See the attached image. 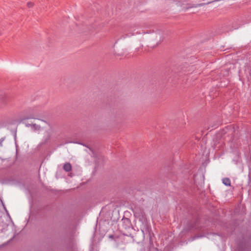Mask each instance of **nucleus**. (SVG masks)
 Wrapping results in <instances>:
<instances>
[{"label":"nucleus","mask_w":251,"mask_h":251,"mask_svg":"<svg viewBox=\"0 0 251 251\" xmlns=\"http://www.w3.org/2000/svg\"><path fill=\"white\" fill-rule=\"evenodd\" d=\"M26 112L29 114L25 117V119H37V117L39 114L38 108L37 107H30L27 109Z\"/></svg>","instance_id":"nucleus-1"},{"label":"nucleus","mask_w":251,"mask_h":251,"mask_svg":"<svg viewBox=\"0 0 251 251\" xmlns=\"http://www.w3.org/2000/svg\"><path fill=\"white\" fill-rule=\"evenodd\" d=\"M72 168V165L70 163H66L63 165V169L67 172H70Z\"/></svg>","instance_id":"nucleus-2"},{"label":"nucleus","mask_w":251,"mask_h":251,"mask_svg":"<svg viewBox=\"0 0 251 251\" xmlns=\"http://www.w3.org/2000/svg\"><path fill=\"white\" fill-rule=\"evenodd\" d=\"M223 183L226 185L227 186H230L231 181L229 178L226 177L224 178L222 180Z\"/></svg>","instance_id":"nucleus-3"},{"label":"nucleus","mask_w":251,"mask_h":251,"mask_svg":"<svg viewBox=\"0 0 251 251\" xmlns=\"http://www.w3.org/2000/svg\"><path fill=\"white\" fill-rule=\"evenodd\" d=\"M31 128L35 130H39L40 129V126L36 124H32Z\"/></svg>","instance_id":"nucleus-4"},{"label":"nucleus","mask_w":251,"mask_h":251,"mask_svg":"<svg viewBox=\"0 0 251 251\" xmlns=\"http://www.w3.org/2000/svg\"><path fill=\"white\" fill-rule=\"evenodd\" d=\"M34 5V3L32 2H28L27 3V6L30 8V7H32Z\"/></svg>","instance_id":"nucleus-5"},{"label":"nucleus","mask_w":251,"mask_h":251,"mask_svg":"<svg viewBox=\"0 0 251 251\" xmlns=\"http://www.w3.org/2000/svg\"><path fill=\"white\" fill-rule=\"evenodd\" d=\"M136 26V25H131L128 29L129 31H133V29L134 27Z\"/></svg>","instance_id":"nucleus-6"},{"label":"nucleus","mask_w":251,"mask_h":251,"mask_svg":"<svg viewBox=\"0 0 251 251\" xmlns=\"http://www.w3.org/2000/svg\"><path fill=\"white\" fill-rule=\"evenodd\" d=\"M5 138H1L0 139V146H2V142H3V141L4 140Z\"/></svg>","instance_id":"nucleus-7"},{"label":"nucleus","mask_w":251,"mask_h":251,"mask_svg":"<svg viewBox=\"0 0 251 251\" xmlns=\"http://www.w3.org/2000/svg\"><path fill=\"white\" fill-rule=\"evenodd\" d=\"M139 33L138 32H136V33H131V35H134L135 34H138Z\"/></svg>","instance_id":"nucleus-8"},{"label":"nucleus","mask_w":251,"mask_h":251,"mask_svg":"<svg viewBox=\"0 0 251 251\" xmlns=\"http://www.w3.org/2000/svg\"><path fill=\"white\" fill-rule=\"evenodd\" d=\"M31 125H32V124L31 125H30V124H26V126H31Z\"/></svg>","instance_id":"nucleus-9"},{"label":"nucleus","mask_w":251,"mask_h":251,"mask_svg":"<svg viewBox=\"0 0 251 251\" xmlns=\"http://www.w3.org/2000/svg\"><path fill=\"white\" fill-rule=\"evenodd\" d=\"M203 4H202V3H201V4H199V6H202V5H203Z\"/></svg>","instance_id":"nucleus-10"}]
</instances>
